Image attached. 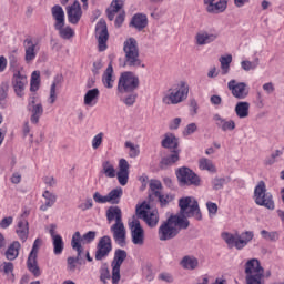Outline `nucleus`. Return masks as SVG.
Returning a JSON list of instances; mask_svg holds the SVG:
<instances>
[{"label": "nucleus", "instance_id": "obj_1", "mask_svg": "<svg viewBox=\"0 0 284 284\" xmlns=\"http://www.w3.org/2000/svg\"><path fill=\"white\" fill-rule=\"evenodd\" d=\"M179 207L181 215H171L160 225L158 230L160 241H172V239H176L181 230H187L190 227V220L187 219L203 221V213H201V207H199V201L194 197L187 196L180 199Z\"/></svg>", "mask_w": 284, "mask_h": 284}, {"label": "nucleus", "instance_id": "obj_2", "mask_svg": "<svg viewBox=\"0 0 284 284\" xmlns=\"http://www.w3.org/2000/svg\"><path fill=\"white\" fill-rule=\"evenodd\" d=\"M187 94H190V85L187 82L181 81L176 84H173L162 98V103L164 105H179V103H183L185 99H187Z\"/></svg>", "mask_w": 284, "mask_h": 284}, {"label": "nucleus", "instance_id": "obj_3", "mask_svg": "<svg viewBox=\"0 0 284 284\" xmlns=\"http://www.w3.org/2000/svg\"><path fill=\"white\" fill-rule=\"evenodd\" d=\"M123 52L124 65L128 68H145L139 55V42H136V39L129 38L124 41Z\"/></svg>", "mask_w": 284, "mask_h": 284}, {"label": "nucleus", "instance_id": "obj_4", "mask_svg": "<svg viewBox=\"0 0 284 284\" xmlns=\"http://www.w3.org/2000/svg\"><path fill=\"white\" fill-rule=\"evenodd\" d=\"M222 239L225 241L229 247H236L237 250H243V247H246V245L252 242V239H254V232L245 231L241 234L223 233Z\"/></svg>", "mask_w": 284, "mask_h": 284}, {"label": "nucleus", "instance_id": "obj_5", "mask_svg": "<svg viewBox=\"0 0 284 284\" xmlns=\"http://www.w3.org/2000/svg\"><path fill=\"white\" fill-rule=\"evenodd\" d=\"M139 77L134 75V73L130 71L123 72L118 81V94L123 97V94L134 92V90H139Z\"/></svg>", "mask_w": 284, "mask_h": 284}, {"label": "nucleus", "instance_id": "obj_6", "mask_svg": "<svg viewBox=\"0 0 284 284\" xmlns=\"http://www.w3.org/2000/svg\"><path fill=\"white\" fill-rule=\"evenodd\" d=\"M254 199L256 205L262 207H266V210H274V197L272 193L267 192V187L265 186V182L260 181L254 190Z\"/></svg>", "mask_w": 284, "mask_h": 284}, {"label": "nucleus", "instance_id": "obj_7", "mask_svg": "<svg viewBox=\"0 0 284 284\" xmlns=\"http://www.w3.org/2000/svg\"><path fill=\"white\" fill-rule=\"evenodd\" d=\"M176 178L180 182V185H194L195 187H199L201 185V178L194 173L190 168L182 166L178 169L176 171Z\"/></svg>", "mask_w": 284, "mask_h": 284}, {"label": "nucleus", "instance_id": "obj_8", "mask_svg": "<svg viewBox=\"0 0 284 284\" xmlns=\"http://www.w3.org/2000/svg\"><path fill=\"white\" fill-rule=\"evenodd\" d=\"M136 214L139 219H143L149 227H156L159 225V211H150V205L142 203L136 207Z\"/></svg>", "mask_w": 284, "mask_h": 284}, {"label": "nucleus", "instance_id": "obj_9", "mask_svg": "<svg viewBox=\"0 0 284 284\" xmlns=\"http://www.w3.org/2000/svg\"><path fill=\"white\" fill-rule=\"evenodd\" d=\"M125 258H128V252L125 250H115L112 266V284H119L121 281V266L123 265Z\"/></svg>", "mask_w": 284, "mask_h": 284}, {"label": "nucleus", "instance_id": "obj_10", "mask_svg": "<svg viewBox=\"0 0 284 284\" xmlns=\"http://www.w3.org/2000/svg\"><path fill=\"white\" fill-rule=\"evenodd\" d=\"M95 37L98 39L99 52H105V50H108V40L110 39V33H108V23L105 20H99L97 23Z\"/></svg>", "mask_w": 284, "mask_h": 284}, {"label": "nucleus", "instance_id": "obj_11", "mask_svg": "<svg viewBox=\"0 0 284 284\" xmlns=\"http://www.w3.org/2000/svg\"><path fill=\"white\" fill-rule=\"evenodd\" d=\"M112 252V239L109 235L102 236L97 245L95 261H103L108 258Z\"/></svg>", "mask_w": 284, "mask_h": 284}, {"label": "nucleus", "instance_id": "obj_12", "mask_svg": "<svg viewBox=\"0 0 284 284\" xmlns=\"http://www.w3.org/2000/svg\"><path fill=\"white\" fill-rule=\"evenodd\" d=\"M23 48H24L26 63H32V61L37 59V54H39V50H41L39 42L32 40V38H26L23 41Z\"/></svg>", "mask_w": 284, "mask_h": 284}, {"label": "nucleus", "instance_id": "obj_13", "mask_svg": "<svg viewBox=\"0 0 284 284\" xmlns=\"http://www.w3.org/2000/svg\"><path fill=\"white\" fill-rule=\"evenodd\" d=\"M227 88L235 99L243 100L247 99L250 95V89L245 82H236V80H231L227 83Z\"/></svg>", "mask_w": 284, "mask_h": 284}, {"label": "nucleus", "instance_id": "obj_14", "mask_svg": "<svg viewBox=\"0 0 284 284\" xmlns=\"http://www.w3.org/2000/svg\"><path fill=\"white\" fill-rule=\"evenodd\" d=\"M26 85H28V77L21 74V71H16L12 77V87L20 99L26 97Z\"/></svg>", "mask_w": 284, "mask_h": 284}, {"label": "nucleus", "instance_id": "obj_15", "mask_svg": "<svg viewBox=\"0 0 284 284\" xmlns=\"http://www.w3.org/2000/svg\"><path fill=\"white\" fill-rule=\"evenodd\" d=\"M129 225L131 227L132 243L134 245H143L145 241V234L143 227L141 226V222L134 219Z\"/></svg>", "mask_w": 284, "mask_h": 284}, {"label": "nucleus", "instance_id": "obj_16", "mask_svg": "<svg viewBox=\"0 0 284 284\" xmlns=\"http://www.w3.org/2000/svg\"><path fill=\"white\" fill-rule=\"evenodd\" d=\"M67 17L69 23L72 26H77L79 21H81L83 10L81 9V3H79V1L75 0L71 6L67 7Z\"/></svg>", "mask_w": 284, "mask_h": 284}, {"label": "nucleus", "instance_id": "obj_17", "mask_svg": "<svg viewBox=\"0 0 284 284\" xmlns=\"http://www.w3.org/2000/svg\"><path fill=\"white\" fill-rule=\"evenodd\" d=\"M110 230L113 234V241H115L116 245L120 247H125L126 231L123 222L114 223Z\"/></svg>", "mask_w": 284, "mask_h": 284}, {"label": "nucleus", "instance_id": "obj_18", "mask_svg": "<svg viewBox=\"0 0 284 284\" xmlns=\"http://www.w3.org/2000/svg\"><path fill=\"white\" fill-rule=\"evenodd\" d=\"M71 247L77 252V257L74 258L81 263V261H83V256H85V252L81 245V233L79 231L72 235Z\"/></svg>", "mask_w": 284, "mask_h": 284}, {"label": "nucleus", "instance_id": "obj_19", "mask_svg": "<svg viewBox=\"0 0 284 284\" xmlns=\"http://www.w3.org/2000/svg\"><path fill=\"white\" fill-rule=\"evenodd\" d=\"M180 265L183 270H189L190 272H194V270H199V266H200L199 257L194 255H185L180 261Z\"/></svg>", "mask_w": 284, "mask_h": 284}, {"label": "nucleus", "instance_id": "obj_20", "mask_svg": "<svg viewBox=\"0 0 284 284\" xmlns=\"http://www.w3.org/2000/svg\"><path fill=\"white\" fill-rule=\"evenodd\" d=\"M51 14L55 21L54 28H61L65 26V11H63V7L55 4L51 8Z\"/></svg>", "mask_w": 284, "mask_h": 284}, {"label": "nucleus", "instance_id": "obj_21", "mask_svg": "<svg viewBox=\"0 0 284 284\" xmlns=\"http://www.w3.org/2000/svg\"><path fill=\"white\" fill-rule=\"evenodd\" d=\"M181 150H174L171 151V153L161 160V168L162 170H165V168H170L174 165L175 163H179L181 159Z\"/></svg>", "mask_w": 284, "mask_h": 284}, {"label": "nucleus", "instance_id": "obj_22", "mask_svg": "<svg viewBox=\"0 0 284 284\" xmlns=\"http://www.w3.org/2000/svg\"><path fill=\"white\" fill-rule=\"evenodd\" d=\"M105 215L108 223H112V221H115V223H123V212L119 206H110L106 210Z\"/></svg>", "mask_w": 284, "mask_h": 284}, {"label": "nucleus", "instance_id": "obj_23", "mask_svg": "<svg viewBox=\"0 0 284 284\" xmlns=\"http://www.w3.org/2000/svg\"><path fill=\"white\" fill-rule=\"evenodd\" d=\"M197 45H207V43H213L215 39H219V33L202 31L195 37Z\"/></svg>", "mask_w": 284, "mask_h": 284}, {"label": "nucleus", "instance_id": "obj_24", "mask_svg": "<svg viewBox=\"0 0 284 284\" xmlns=\"http://www.w3.org/2000/svg\"><path fill=\"white\" fill-rule=\"evenodd\" d=\"M101 95V91L98 88L88 90L84 94V105L89 108H94L97 103H99V97Z\"/></svg>", "mask_w": 284, "mask_h": 284}, {"label": "nucleus", "instance_id": "obj_25", "mask_svg": "<svg viewBox=\"0 0 284 284\" xmlns=\"http://www.w3.org/2000/svg\"><path fill=\"white\" fill-rule=\"evenodd\" d=\"M162 148L166 150H181L179 149V138L172 133H166L161 142Z\"/></svg>", "mask_w": 284, "mask_h": 284}, {"label": "nucleus", "instance_id": "obj_26", "mask_svg": "<svg viewBox=\"0 0 284 284\" xmlns=\"http://www.w3.org/2000/svg\"><path fill=\"white\" fill-rule=\"evenodd\" d=\"M264 272L263 266H261V262L256 258H252L246 262L245 264V274L246 276L254 275V274H261Z\"/></svg>", "mask_w": 284, "mask_h": 284}, {"label": "nucleus", "instance_id": "obj_27", "mask_svg": "<svg viewBox=\"0 0 284 284\" xmlns=\"http://www.w3.org/2000/svg\"><path fill=\"white\" fill-rule=\"evenodd\" d=\"M114 69L112 68V63H110L102 75V82L104 88L109 90L114 88Z\"/></svg>", "mask_w": 284, "mask_h": 284}, {"label": "nucleus", "instance_id": "obj_28", "mask_svg": "<svg viewBox=\"0 0 284 284\" xmlns=\"http://www.w3.org/2000/svg\"><path fill=\"white\" fill-rule=\"evenodd\" d=\"M19 239L21 241H28V234L30 232V229L28 227V220L23 219V217H20L19 221H18V227L16 230Z\"/></svg>", "mask_w": 284, "mask_h": 284}, {"label": "nucleus", "instance_id": "obj_29", "mask_svg": "<svg viewBox=\"0 0 284 284\" xmlns=\"http://www.w3.org/2000/svg\"><path fill=\"white\" fill-rule=\"evenodd\" d=\"M44 202L40 206L42 212H48L57 203V195L50 191H44L42 194Z\"/></svg>", "mask_w": 284, "mask_h": 284}, {"label": "nucleus", "instance_id": "obj_30", "mask_svg": "<svg viewBox=\"0 0 284 284\" xmlns=\"http://www.w3.org/2000/svg\"><path fill=\"white\" fill-rule=\"evenodd\" d=\"M123 196V189L122 187H116L111 190L106 194V201L111 205H119L121 203V197Z\"/></svg>", "mask_w": 284, "mask_h": 284}, {"label": "nucleus", "instance_id": "obj_31", "mask_svg": "<svg viewBox=\"0 0 284 284\" xmlns=\"http://www.w3.org/2000/svg\"><path fill=\"white\" fill-rule=\"evenodd\" d=\"M21 250V243L14 241L6 251L4 255L8 261H16L19 257V251Z\"/></svg>", "mask_w": 284, "mask_h": 284}, {"label": "nucleus", "instance_id": "obj_32", "mask_svg": "<svg viewBox=\"0 0 284 284\" xmlns=\"http://www.w3.org/2000/svg\"><path fill=\"white\" fill-rule=\"evenodd\" d=\"M29 112H31V118H30L31 123L37 125L41 116H43V104L38 103V104H33L32 106H29Z\"/></svg>", "mask_w": 284, "mask_h": 284}, {"label": "nucleus", "instance_id": "obj_33", "mask_svg": "<svg viewBox=\"0 0 284 284\" xmlns=\"http://www.w3.org/2000/svg\"><path fill=\"white\" fill-rule=\"evenodd\" d=\"M131 26H133V28H135V30L139 31L143 30L144 28H148V16L143 13H136L132 18Z\"/></svg>", "mask_w": 284, "mask_h": 284}, {"label": "nucleus", "instance_id": "obj_34", "mask_svg": "<svg viewBox=\"0 0 284 284\" xmlns=\"http://www.w3.org/2000/svg\"><path fill=\"white\" fill-rule=\"evenodd\" d=\"M0 272L7 276V281L14 283V264L12 262H3L0 265Z\"/></svg>", "mask_w": 284, "mask_h": 284}, {"label": "nucleus", "instance_id": "obj_35", "mask_svg": "<svg viewBox=\"0 0 284 284\" xmlns=\"http://www.w3.org/2000/svg\"><path fill=\"white\" fill-rule=\"evenodd\" d=\"M123 8V1L121 0H113L111 6L106 9V16L109 21H114V17L116 13Z\"/></svg>", "mask_w": 284, "mask_h": 284}, {"label": "nucleus", "instance_id": "obj_36", "mask_svg": "<svg viewBox=\"0 0 284 284\" xmlns=\"http://www.w3.org/2000/svg\"><path fill=\"white\" fill-rule=\"evenodd\" d=\"M123 8V1L121 0H113L111 6L106 9V16L109 21H114V17L116 13Z\"/></svg>", "mask_w": 284, "mask_h": 284}, {"label": "nucleus", "instance_id": "obj_37", "mask_svg": "<svg viewBox=\"0 0 284 284\" xmlns=\"http://www.w3.org/2000/svg\"><path fill=\"white\" fill-rule=\"evenodd\" d=\"M123 8V1L121 0H113L111 6L106 9V16L109 21H114V17L116 13Z\"/></svg>", "mask_w": 284, "mask_h": 284}, {"label": "nucleus", "instance_id": "obj_38", "mask_svg": "<svg viewBox=\"0 0 284 284\" xmlns=\"http://www.w3.org/2000/svg\"><path fill=\"white\" fill-rule=\"evenodd\" d=\"M235 114L239 119H247L250 116V102H237Z\"/></svg>", "mask_w": 284, "mask_h": 284}, {"label": "nucleus", "instance_id": "obj_39", "mask_svg": "<svg viewBox=\"0 0 284 284\" xmlns=\"http://www.w3.org/2000/svg\"><path fill=\"white\" fill-rule=\"evenodd\" d=\"M27 267H28L29 272H31V274H33V276H36V278H39V276H41V268L39 267L37 257L29 255L28 261H27Z\"/></svg>", "mask_w": 284, "mask_h": 284}, {"label": "nucleus", "instance_id": "obj_40", "mask_svg": "<svg viewBox=\"0 0 284 284\" xmlns=\"http://www.w3.org/2000/svg\"><path fill=\"white\" fill-rule=\"evenodd\" d=\"M227 8V2L225 0H220L216 3L206 7V12L211 14H219V12H225Z\"/></svg>", "mask_w": 284, "mask_h": 284}, {"label": "nucleus", "instance_id": "obj_41", "mask_svg": "<svg viewBox=\"0 0 284 284\" xmlns=\"http://www.w3.org/2000/svg\"><path fill=\"white\" fill-rule=\"evenodd\" d=\"M52 245H53V254H55V256L63 254V250L65 248V243L63 242V237H61V235L53 236Z\"/></svg>", "mask_w": 284, "mask_h": 284}, {"label": "nucleus", "instance_id": "obj_42", "mask_svg": "<svg viewBox=\"0 0 284 284\" xmlns=\"http://www.w3.org/2000/svg\"><path fill=\"white\" fill-rule=\"evenodd\" d=\"M219 61L221 63V70H222L223 77H225V74H230V65L232 64V54L222 55L220 57Z\"/></svg>", "mask_w": 284, "mask_h": 284}, {"label": "nucleus", "instance_id": "obj_43", "mask_svg": "<svg viewBox=\"0 0 284 284\" xmlns=\"http://www.w3.org/2000/svg\"><path fill=\"white\" fill-rule=\"evenodd\" d=\"M102 174H104L106 179H114V176H116V170L110 161L102 163Z\"/></svg>", "mask_w": 284, "mask_h": 284}, {"label": "nucleus", "instance_id": "obj_44", "mask_svg": "<svg viewBox=\"0 0 284 284\" xmlns=\"http://www.w3.org/2000/svg\"><path fill=\"white\" fill-rule=\"evenodd\" d=\"M199 168L200 170H206V172H216V166L212 162V160L207 158H202L199 160Z\"/></svg>", "mask_w": 284, "mask_h": 284}, {"label": "nucleus", "instance_id": "obj_45", "mask_svg": "<svg viewBox=\"0 0 284 284\" xmlns=\"http://www.w3.org/2000/svg\"><path fill=\"white\" fill-rule=\"evenodd\" d=\"M262 239H264V241H271L272 243H276V241H278V239H281V234L278 233V231H267V230H262L260 232Z\"/></svg>", "mask_w": 284, "mask_h": 284}, {"label": "nucleus", "instance_id": "obj_46", "mask_svg": "<svg viewBox=\"0 0 284 284\" xmlns=\"http://www.w3.org/2000/svg\"><path fill=\"white\" fill-rule=\"evenodd\" d=\"M124 148H126V150H129L130 159H136V156H139V154H141V149H140L139 144H134L133 142L126 141L124 143Z\"/></svg>", "mask_w": 284, "mask_h": 284}, {"label": "nucleus", "instance_id": "obj_47", "mask_svg": "<svg viewBox=\"0 0 284 284\" xmlns=\"http://www.w3.org/2000/svg\"><path fill=\"white\" fill-rule=\"evenodd\" d=\"M260 60L255 58L254 61L243 60L241 62V68L244 72H250V70H256L258 68Z\"/></svg>", "mask_w": 284, "mask_h": 284}, {"label": "nucleus", "instance_id": "obj_48", "mask_svg": "<svg viewBox=\"0 0 284 284\" xmlns=\"http://www.w3.org/2000/svg\"><path fill=\"white\" fill-rule=\"evenodd\" d=\"M246 284H265V275L263 273L246 275Z\"/></svg>", "mask_w": 284, "mask_h": 284}, {"label": "nucleus", "instance_id": "obj_49", "mask_svg": "<svg viewBox=\"0 0 284 284\" xmlns=\"http://www.w3.org/2000/svg\"><path fill=\"white\" fill-rule=\"evenodd\" d=\"M55 30L59 31L61 39L68 40V39H72V37H74V29L71 27L62 26L61 28H55Z\"/></svg>", "mask_w": 284, "mask_h": 284}, {"label": "nucleus", "instance_id": "obj_50", "mask_svg": "<svg viewBox=\"0 0 284 284\" xmlns=\"http://www.w3.org/2000/svg\"><path fill=\"white\" fill-rule=\"evenodd\" d=\"M9 65L10 69L12 70L13 74L19 72V55H17V51H13L9 55Z\"/></svg>", "mask_w": 284, "mask_h": 284}, {"label": "nucleus", "instance_id": "obj_51", "mask_svg": "<svg viewBox=\"0 0 284 284\" xmlns=\"http://www.w3.org/2000/svg\"><path fill=\"white\" fill-rule=\"evenodd\" d=\"M110 278H112V275L110 274V268H108V266H102L100 268V281L103 284H108V281H110Z\"/></svg>", "mask_w": 284, "mask_h": 284}, {"label": "nucleus", "instance_id": "obj_52", "mask_svg": "<svg viewBox=\"0 0 284 284\" xmlns=\"http://www.w3.org/2000/svg\"><path fill=\"white\" fill-rule=\"evenodd\" d=\"M103 136H105V134L103 132H100L92 139L93 150H99V148L103 145Z\"/></svg>", "mask_w": 284, "mask_h": 284}, {"label": "nucleus", "instance_id": "obj_53", "mask_svg": "<svg viewBox=\"0 0 284 284\" xmlns=\"http://www.w3.org/2000/svg\"><path fill=\"white\" fill-rule=\"evenodd\" d=\"M155 196L159 199L161 205H168V203H172V200L174 199V195L166 194L163 195L161 192H155Z\"/></svg>", "mask_w": 284, "mask_h": 284}, {"label": "nucleus", "instance_id": "obj_54", "mask_svg": "<svg viewBox=\"0 0 284 284\" xmlns=\"http://www.w3.org/2000/svg\"><path fill=\"white\" fill-rule=\"evenodd\" d=\"M77 263L78 262L74 257L70 256L67 258V271L70 272L71 274H74V272H77Z\"/></svg>", "mask_w": 284, "mask_h": 284}, {"label": "nucleus", "instance_id": "obj_55", "mask_svg": "<svg viewBox=\"0 0 284 284\" xmlns=\"http://www.w3.org/2000/svg\"><path fill=\"white\" fill-rule=\"evenodd\" d=\"M10 90V83L2 82L0 84V102L6 101L8 99V91Z\"/></svg>", "mask_w": 284, "mask_h": 284}, {"label": "nucleus", "instance_id": "obj_56", "mask_svg": "<svg viewBox=\"0 0 284 284\" xmlns=\"http://www.w3.org/2000/svg\"><path fill=\"white\" fill-rule=\"evenodd\" d=\"M115 176H118V181L120 183V185H128V180L130 179V172H121L118 171V173H115Z\"/></svg>", "mask_w": 284, "mask_h": 284}, {"label": "nucleus", "instance_id": "obj_57", "mask_svg": "<svg viewBox=\"0 0 284 284\" xmlns=\"http://www.w3.org/2000/svg\"><path fill=\"white\" fill-rule=\"evenodd\" d=\"M227 183V180L225 178H214L212 181L213 190H223V185Z\"/></svg>", "mask_w": 284, "mask_h": 284}, {"label": "nucleus", "instance_id": "obj_58", "mask_svg": "<svg viewBox=\"0 0 284 284\" xmlns=\"http://www.w3.org/2000/svg\"><path fill=\"white\" fill-rule=\"evenodd\" d=\"M122 102L129 108L134 105V103H136V93L129 92L128 97L122 99Z\"/></svg>", "mask_w": 284, "mask_h": 284}, {"label": "nucleus", "instance_id": "obj_59", "mask_svg": "<svg viewBox=\"0 0 284 284\" xmlns=\"http://www.w3.org/2000/svg\"><path fill=\"white\" fill-rule=\"evenodd\" d=\"M41 245H43V241L41 239H36L29 256L37 257L38 254H39V250H40Z\"/></svg>", "mask_w": 284, "mask_h": 284}, {"label": "nucleus", "instance_id": "obj_60", "mask_svg": "<svg viewBox=\"0 0 284 284\" xmlns=\"http://www.w3.org/2000/svg\"><path fill=\"white\" fill-rule=\"evenodd\" d=\"M79 210H81L82 212H85L88 210H92V207H94V202H92V197H88L84 202H82L81 204H79Z\"/></svg>", "mask_w": 284, "mask_h": 284}, {"label": "nucleus", "instance_id": "obj_61", "mask_svg": "<svg viewBox=\"0 0 284 284\" xmlns=\"http://www.w3.org/2000/svg\"><path fill=\"white\" fill-rule=\"evenodd\" d=\"M199 130V126H196V123H190L186 125V128L183 131L184 136H190L191 134H194Z\"/></svg>", "mask_w": 284, "mask_h": 284}, {"label": "nucleus", "instance_id": "obj_62", "mask_svg": "<svg viewBox=\"0 0 284 284\" xmlns=\"http://www.w3.org/2000/svg\"><path fill=\"white\" fill-rule=\"evenodd\" d=\"M159 281H163L164 283H174V277L168 273L163 272L158 275Z\"/></svg>", "mask_w": 284, "mask_h": 284}, {"label": "nucleus", "instance_id": "obj_63", "mask_svg": "<svg viewBox=\"0 0 284 284\" xmlns=\"http://www.w3.org/2000/svg\"><path fill=\"white\" fill-rule=\"evenodd\" d=\"M93 201L95 203L105 204V203H108V195H101V193L95 192L93 194Z\"/></svg>", "mask_w": 284, "mask_h": 284}, {"label": "nucleus", "instance_id": "obj_64", "mask_svg": "<svg viewBox=\"0 0 284 284\" xmlns=\"http://www.w3.org/2000/svg\"><path fill=\"white\" fill-rule=\"evenodd\" d=\"M94 239H97V232H94V231H89L88 233H85V234L81 237V241H85V243H92V241H94Z\"/></svg>", "mask_w": 284, "mask_h": 284}]
</instances>
